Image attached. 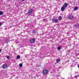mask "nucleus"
I'll use <instances>...</instances> for the list:
<instances>
[{
	"label": "nucleus",
	"mask_w": 79,
	"mask_h": 79,
	"mask_svg": "<svg viewBox=\"0 0 79 79\" xmlns=\"http://www.w3.org/2000/svg\"><path fill=\"white\" fill-rule=\"evenodd\" d=\"M32 12H33V9H30L27 13L28 15L30 16L32 13Z\"/></svg>",
	"instance_id": "obj_1"
},
{
	"label": "nucleus",
	"mask_w": 79,
	"mask_h": 79,
	"mask_svg": "<svg viewBox=\"0 0 79 79\" xmlns=\"http://www.w3.org/2000/svg\"><path fill=\"white\" fill-rule=\"evenodd\" d=\"M48 73V71L47 69H45L44 70H43V74L44 75Z\"/></svg>",
	"instance_id": "obj_2"
},
{
	"label": "nucleus",
	"mask_w": 79,
	"mask_h": 79,
	"mask_svg": "<svg viewBox=\"0 0 79 79\" xmlns=\"http://www.w3.org/2000/svg\"><path fill=\"white\" fill-rule=\"evenodd\" d=\"M35 40L34 38H32L30 40V43L31 44H33L35 42Z\"/></svg>",
	"instance_id": "obj_3"
},
{
	"label": "nucleus",
	"mask_w": 79,
	"mask_h": 79,
	"mask_svg": "<svg viewBox=\"0 0 79 79\" xmlns=\"http://www.w3.org/2000/svg\"><path fill=\"white\" fill-rule=\"evenodd\" d=\"M52 20L53 23H56L58 22V19H53Z\"/></svg>",
	"instance_id": "obj_4"
},
{
	"label": "nucleus",
	"mask_w": 79,
	"mask_h": 79,
	"mask_svg": "<svg viewBox=\"0 0 79 79\" xmlns=\"http://www.w3.org/2000/svg\"><path fill=\"white\" fill-rule=\"evenodd\" d=\"M73 18V16L72 15H70L68 17V18L69 19H71Z\"/></svg>",
	"instance_id": "obj_5"
},
{
	"label": "nucleus",
	"mask_w": 79,
	"mask_h": 79,
	"mask_svg": "<svg viewBox=\"0 0 79 79\" xmlns=\"http://www.w3.org/2000/svg\"><path fill=\"white\" fill-rule=\"evenodd\" d=\"M7 67V65L6 64H4L2 66V68L4 69L6 68Z\"/></svg>",
	"instance_id": "obj_6"
},
{
	"label": "nucleus",
	"mask_w": 79,
	"mask_h": 79,
	"mask_svg": "<svg viewBox=\"0 0 79 79\" xmlns=\"http://www.w3.org/2000/svg\"><path fill=\"white\" fill-rule=\"evenodd\" d=\"M63 6L64 8H66L67 6H68V4L67 3H65L63 5Z\"/></svg>",
	"instance_id": "obj_7"
},
{
	"label": "nucleus",
	"mask_w": 79,
	"mask_h": 79,
	"mask_svg": "<svg viewBox=\"0 0 79 79\" xmlns=\"http://www.w3.org/2000/svg\"><path fill=\"white\" fill-rule=\"evenodd\" d=\"M65 9V7H64V6L62 7L61 9V11H63Z\"/></svg>",
	"instance_id": "obj_8"
},
{
	"label": "nucleus",
	"mask_w": 79,
	"mask_h": 79,
	"mask_svg": "<svg viewBox=\"0 0 79 79\" xmlns=\"http://www.w3.org/2000/svg\"><path fill=\"white\" fill-rule=\"evenodd\" d=\"M60 58H58L56 60V62L57 63H59L60 62Z\"/></svg>",
	"instance_id": "obj_9"
},
{
	"label": "nucleus",
	"mask_w": 79,
	"mask_h": 79,
	"mask_svg": "<svg viewBox=\"0 0 79 79\" xmlns=\"http://www.w3.org/2000/svg\"><path fill=\"white\" fill-rule=\"evenodd\" d=\"M20 58V56H17V59H18Z\"/></svg>",
	"instance_id": "obj_10"
},
{
	"label": "nucleus",
	"mask_w": 79,
	"mask_h": 79,
	"mask_svg": "<svg viewBox=\"0 0 79 79\" xmlns=\"http://www.w3.org/2000/svg\"><path fill=\"white\" fill-rule=\"evenodd\" d=\"M61 19H62V18L61 16L59 17L58 18L59 20H61Z\"/></svg>",
	"instance_id": "obj_11"
},
{
	"label": "nucleus",
	"mask_w": 79,
	"mask_h": 79,
	"mask_svg": "<svg viewBox=\"0 0 79 79\" xmlns=\"http://www.w3.org/2000/svg\"><path fill=\"white\" fill-rule=\"evenodd\" d=\"M19 67H22L23 66V64H22V63L20 64H19Z\"/></svg>",
	"instance_id": "obj_12"
},
{
	"label": "nucleus",
	"mask_w": 79,
	"mask_h": 79,
	"mask_svg": "<svg viewBox=\"0 0 79 79\" xmlns=\"http://www.w3.org/2000/svg\"><path fill=\"white\" fill-rule=\"evenodd\" d=\"M75 27H76V28H78V26H79V25L78 24H77L76 25H75Z\"/></svg>",
	"instance_id": "obj_13"
},
{
	"label": "nucleus",
	"mask_w": 79,
	"mask_h": 79,
	"mask_svg": "<svg viewBox=\"0 0 79 79\" xmlns=\"http://www.w3.org/2000/svg\"><path fill=\"white\" fill-rule=\"evenodd\" d=\"M77 10V7H75V8H74V10Z\"/></svg>",
	"instance_id": "obj_14"
},
{
	"label": "nucleus",
	"mask_w": 79,
	"mask_h": 79,
	"mask_svg": "<svg viewBox=\"0 0 79 79\" xmlns=\"http://www.w3.org/2000/svg\"><path fill=\"white\" fill-rule=\"evenodd\" d=\"M58 50H60V49H61V47L59 46L57 48Z\"/></svg>",
	"instance_id": "obj_15"
},
{
	"label": "nucleus",
	"mask_w": 79,
	"mask_h": 79,
	"mask_svg": "<svg viewBox=\"0 0 79 79\" xmlns=\"http://www.w3.org/2000/svg\"><path fill=\"white\" fill-rule=\"evenodd\" d=\"M79 76V75H76L74 77L75 78H76V77H77Z\"/></svg>",
	"instance_id": "obj_16"
},
{
	"label": "nucleus",
	"mask_w": 79,
	"mask_h": 79,
	"mask_svg": "<svg viewBox=\"0 0 79 79\" xmlns=\"http://www.w3.org/2000/svg\"><path fill=\"white\" fill-rule=\"evenodd\" d=\"M10 58V56H6V58L7 59H9V58Z\"/></svg>",
	"instance_id": "obj_17"
},
{
	"label": "nucleus",
	"mask_w": 79,
	"mask_h": 79,
	"mask_svg": "<svg viewBox=\"0 0 79 79\" xmlns=\"http://www.w3.org/2000/svg\"><path fill=\"white\" fill-rule=\"evenodd\" d=\"M3 14V13H2V12L0 11V15H2Z\"/></svg>",
	"instance_id": "obj_18"
},
{
	"label": "nucleus",
	"mask_w": 79,
	"mask_h": 79,
	"mask_svg": "<svg viewBox=\"0 0 79 79\" xmlns=\"http://www.w3.org/2000/svg\"><path fill=\"white\" fill-rule=\"evenodd\" d=\"M8 42V40H5L6 42Z\"/></svg>",
	"instance_id": "obj_19"
},
{
	"label": "nucleus",
	"mask_w": 79,
	"mask_h": 79,
	"mask_svg": "<svg viewBox=\"0 0 79 79\" xmlns=\"http://www.w3.org/2000/svg\"><path fill=\"white\" fill-rule=\"evenodd\" d=\"M2 23L0 22V26H2Z\"/></svg>",
	"instance_id": "obj_20"
},
{
	"label": "nucleus",
	"mask_w": 79,
	"mask_h": 79,
	"mask_svg": "<svg viewBox=\"0 0 79 79\" xmlns=\"http://www.w3.org/2000/svg\"><path fill=\"white\" fill-rule=\"evenodd\" d=\"M1 52H2V50L0 49V53Z\"/></svg>",
	"instance_id": "obj_21"
},
{
	"label": "nucleus",
	"mask_w": 79,
	"mask_h": 79,
	"mask_svg": "<svg viewBox=\"0 0 79 79\" xmlns=\"http://www.w3.org/2000/svg\"><path fill=\"white\" fill-rule=\"evenodd\" d=\"M78 67V68H79V65H77Z\"/></svg>",
	"instance_id": "obj_22"
},
{
	"label": "nucleus",
	"mask_w": 79,
	"mask_h": 79,
	"mask_svg": "<svg viewBox=\"0 0 79 79\" xmlns=\"http://www.w3.org/2000/svg\"><path fill=\"white\" fill-rule=\"evenodd\" d=\"M22 0V1H24V0Z\"/></svg>",
	"instance_id": "obj_23"
},
{
	"label": "nucleus",
	"mask_w": 79,
	"mask_h": 79,
	"mask_svg": "<svg viewBox=\"0 0 79 79\" xmlns=\"http://www.w3.org/2000/svg\"><path fill=\"white\" fill-rule=\"evenodd\" d=\"M33 26V25H31V26Z\"/></svg>",
	"instance_id": "obj_24"
},
{
	"label": "nucleus",
	"mask_w": 79,
	"mask_h": 79,
	"mask_svg": "<svg viewBox=\"0 0 79 79\" xmlns=\"http://www.w3.org/2000/svg\"><path fill=\"white\" fill-rule=\"evenodd\" d=\"M33 26V25H31V26Z\"/></svg>",
	"instance_id": "obj_25"
},
{
	"label": "nucleus",
	"mask_w": 79,
	"mask_h": 79,
	"mask_svg": "<svg viewBox=\"0 0 79 79\" xmlns=\"http://www.w3.org/2000/svg\"><path fill=\"white\" fill-rule=\"evenodd\" d=\"M33 32H34V31H33Z\"/></svg>",
	"instance_id": "obj_26"
}]
</instances>
